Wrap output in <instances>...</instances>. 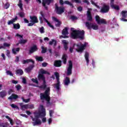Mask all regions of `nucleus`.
<instances>
[{"label":"nucleus","instance_id":"nucleus-1","mask_svg":"<svg viewBox=\"0 0 127 127\" xmlns=\"http://www.w3.org/2000/svg\"><path fill=\"white\" fill-rule=\"evenodd\" d=\"M40 108L41 110V112H39L35 114L34 116V118L31 117V119L33 121L32 124L35 127V126H40L42 123H46V118H45V116H46V111L45 108H44V106L43 105H40ZM39 118H43L42 119V122L41 120L39 119Z\"/></svg>","mask_w":127,"mask_h":127},{"label":"nucleus","instance_id":"nucleus-2","mask_svg":"<svg viewBox=\"0 0 127 127\" xmlns=\"http://www.w3.org/2000/svg\"><path fill=\"white\" fill-rule=\"evenodd\" d=\"M73 29H74V28H71V30H72V32L70 34V37H71L72 39H84V35H85V31L84 30H73Z\"/></svg>","mask_w":127,"mask_h":127},{"label":"nucleus","instance_id":"nucleus-3","mask_svg":"<svg viewBox=\"0 0 127 127\" xmlns=\"http://www.w3.org/2000/svg\"><path fill=\"white\" fill-rule=\"evenodd\" d=\"M40 98L42 102L45 100L47 101V105H50V101L51 100L50 98V88H47L44 93H41L40 94Z\"/></svg>","mask_w":127,"mask_h":127},{"label":"nucleus","instance_id":"nucleus-4","mask_svg":"<svg viewBox=\"0 0 127 127\" xmlns=\"http://www.w3.org/2000/svg\"><path fill=\"white\" fill-rule=\"evenodd\" d=\"M75 46L78 47V49H75V51H77L78 53L82 54L84 52V50L86 49V47H87V43H85L84 44H81L79 45V44H74L73 45V47L69 48V52L70 53H73V49Z\"/></svg>","mask_w":127,"mask_h":127},{"label":"nucleus","instance_id":"nucleus-5","mask_svg":"<svg viewBox=\"0 0 127 127\" xmlns=\"http://www.w3.org/2000/svg\"><path fill=\"white\" fill-rule=\"evenodd\" d=\"M55 75L57 79V83L54 84L53 86L55 89H56L57 92H59L61 89L60 88V84H61L60 78V75L59 74V73L57 72H55Z\"/></svg>","mask_w":127,"mask_h":127},{"label":"nucleus","instance_id":"nucleus-6","mask_svg":"<svg viewBox=\"0 0 127 127\" xmlns=\"http://www.w3.org/2000/svg\"><path fill=\"white\" fill-rule=\"evenodd\" d=\"M38 79L39 80V81H43V84L39 86L40 89H46V87H47V85H46V80L44 75L39 73L38 75Z\"/></svg>","mask_w":127,"mask_h":127},{"label":"nucleus","instance_id":"nucleus-7","mask_svg":"<svg viewBox=\"0 0 127 127\" xmlns=\"http://www.w3.org/2000/svg\"><path fill=\"white\" fill-rule=\"evenodd\" d=\"M85 25L88 29H93L94 30H98L99 29V26L97 24H94L92 22H86Z\"/></svg>","mask_w":127,"mask_h":127},{"label":"nucleus","instance_id":"nucleus-8","mask_svg":"<svg viewBox=\"0 0 127 127\" xmlns=\"http://www.w3.org/2000/svg\"><path fill=\"white\" fill-rule=\"evenodd\" d=\"M30 22L28 24V26H33L35 23H38V18H37V16H30Z\"/></svg>","mask_w":127,"mask_h":127},{"label":"nucleus","instance_id":"nucleus-9","mask_svg":"<svg viewBox=\"0 0 127 127\" xmlns=\"http://www.w3.org/2000/svg\"><path fill=\"white\" fill-rule=\"evenodd\" d=\"M55 10L57 14H62L65 11L64 6H59L57 4H55Z\"/></svg>","mask_w":127,"mask_h":127},{"label":"nucleus","instance_id":"nucleus-10","mask_svg":"<svg viewBox=\"0 0 127 127\" xmlns=\"http://www.w3.org/2000/svg\"><path fill=\"white\" fill-rule=\"evenodd\" d=\"M54 2V0H42V4L46 10H48V6H46V4L49 5L51 3H53Z\"/></svg>","mask_w":127,"mask_h":127},{"label":"nucleus","instance_id":"nucleus-11","mask_svg":"<svg viewBox=\"0 0 127 127\" xmlns=\"http://www.w3.org/2000/svg\"><path fill=\"white\" fill-rule=\"evenodd\" d=\"M95 21L98 24H107V20L106 19L100 18L99 15L95 16Z\"/></svg>","mask_w":127,"mask_h":127},{"label":"nucleus","instance_id":"nucleus-12","mask_svg":"<svg viewBox=\"0 0 127 127\" xmlns=\"http://www.w3.org/2000/svg\"><path fill=\"white\" fill-rule=\"evenodd\" d=\"M72 69H73V63H72V61H69L68 66L67 68L66 72V75H67V76H70V75H72Z\"/></svg>","mask_w":127,"mask_h":127},{"label":"nucleus","instance_id":"nucleus-13","mask_svg":"<svg viewBox=\"0 0 127 127\" xmlns=\"http://www.w3.org/2000/svg\"><path fill=\"white\" fill-rule=\"evenodd\" d=\"M109 11H110V6L106 4L103 5L100 10L101 13H107Z\"/></svg>","mask_w":127,"mask_h":127},{"label":"nucleus","instance_id":"nucleus-14","mask_svg":"<svg viewBox=\"0 0 127 127\" xmlns=\"http://www.w3.org/2000/svg\"><path fill=\"white\" fill-rule=\"evenodd\" d=\"M62 34L63 35H62L61 36V37H62V38H68V35L69 34V32H68V28L67 27H65L63 30H62ZM64 35V36H63Z\"/></svg>","mask_w":127,"mask_h":127},{"label":"nucleus","instance_id":"nucleus-15","mask_svg":"<svg viewBox=\"0 0 127 127\" xmlns=\"http://www.w3.org/2000/svg\"><path fill=\"white\" fill-rule=\"evenodd\" d=\"M37 50H38L37 46H36V45H34L30 48L29 53V54H32V53L36 52V51H37Z\"/></svg>","mask_w":127,"mask_h":127},{"label":"nucleus","instance_id":"nucleus-16","mask_svg":"<svg viewBox=\"0 0 127 127\" xmlns=\"http://www.w3.org/2000/svg\"><path fill=\"white\" fill-rule=\"evenodd\" d=\"M87 19L88 21H92L93 20V17H92V14L91 13L90 9H88L87 11Z\"/></svg>","mask_w":127,"mask_h":127},{"label":"nucleus","instance_id":"nucleus-17","mask_svg":"<svg viewBox=\"0 0 127 127\" xmlns=\"http://www.w3.org/2000/svg\"><path fill=\"white\" fill-rule=\"evenodd\" d=\"M55 67H61L62 66V61L61 60H56L54 62Z\"/></svg>","mask_w":127,"mask_h":127},{"label":"nucleus","instance_id":"nucleus-18","mask_svg":"<svg viewBox=\"0 0 127 127\" xmlns=\"http://www.w3.org/2000/svg\"><path fill=\"white\" fill-rule=\"evenodd\" d=\"M53 19L54 20V21H56V22H58V23L56 24V26L57 27H60L62 24V22L59 21V20H58V19L55 17H53Z\"/></svg>","mask_w":127,"mask_h":127},{"label":"nucleus","instance_id":"nucleus-19","mask_svg":"<svg viewBox=\"0 0 127 127\" xmlns=\"http://www.w3.org/2000/svg\"><path fill=\"white\" fill-rule=\"evenodd\" d=\"M30 62H32L33 64H34L35 62L34 61L32 60L31 59L24 60L22 62V64H28Z\"/></svg>","mask_w":127,"mask_h":127},{"label":"nucleus","instance_id":"nucleus-20","mask_svg":"<svg viewBox=\"0 0 127 127\" xmlns=\"http://www.w3.org/2000/svg\"><path fill=\"white\" fill-rule=\"evenodd\" d=\"M6 95H7V93L5 90H2L0 92V98L3 99L4 97H6Z\"/></svg>","mask_w":127,"mask_h":127},{"label":"nucleus","instance_id":"nucleus-21","mask_svg":"<svg viewBox=\"0 0 127 127\" xmlns=\"http://www.w3.org/2000/svg\"><path fill=\"white\" fill-rule=\"evenodd\" d=\"M8 100H16V99H18V95L13 93L8 98Z\"/></svg>","mask_w":127,"mask_h":127},{"label":"nucleus","instance_id":"nucleus-22","mask_svg":"<svg viewBox=\"0 0 127 127\" xmlns=\"http://www.w3.org/2000/svg\"><path fill=\"white\" fill-rule=\"evenodd\" d=\"M68 56L66 54H64L62 57V59L63 60V62L64 64H67V58Z\"/></svg>","mask_w":127,"mask_h":127},{"label":"nucleus","instance_id":"nucleus-23","mask_svg":"<svg viewBox=\"0 0 127 127\" xmlns=\"http://www.w3.org/2000/svg\"><path fill=\"white\" fill-rule=\"evenodd\" d=\"M34 68V64L30 65L27 68L25 69L27 73H29L31 70H32Z\"/></svg>","mask_w":127,"mask_h":127},{"label":"nucleus","instance_id":"nucleus-24","mask_svg":"<svg viewBox=\"0 0 127 127\" xmlns=\"http://www.w3.org/2000/svg\"><path fill=\"white\" fill-rule=\"evenodd\" d=\"M84 57L86 61L87 65H88L89 62H90V61L89 60V53H88V52H85Z\"/></svg>","mask_w":127,"mask_h":127},{"label":"nucleus","instance_id":"nucleus-25","mask_svg":"<svg viewBox=\"0 0 127 127\" xmlns=\"http://www.w3.org/2000/svg\"><path fill=\"white\" fill-rule=\"evenodd\" d=\"M20 107H21L22 110L28 109V104L23 105V103H19Z\"/></svg>","mask_w":127,"mask_h":127},{"label":"nucleus","instance_id":"nucleus-26","mask_svg":"<svg viewBox=\"0 0 127 127\" xmlns=\"http://www.w3.org/2000/svg\"><path fill=\"white\" fill-rule=\"evenodd\" d=\"M63 43L64 44V48L65 51L68 50V43L66 42V40L63 41Z\"/></svg>","mask_w":127,"mask_h":127},{"label":"nucleus","instance_id":"nucleus-27","mask_svg":"<svg viewBox=\"0 0 127 127\" xmlns=\"http://www.w3.org/2000/svg\"><path fill=\"white\" fill-rule=\"evenodd\" d=\"M54 43V47L55 48L56 47V45H57V42L55 40H52V41H50L49 43L50 45H53Z\"/></svg>","mask_w":127,"mask_h":127},{"label":"nucleus","instance_id":"nucleus-28","mask_svg":"<svg viewBox=\"0 0 127 127\" xmlns=\"http://www.w3.org/2000/svg\"><path fill=\"white\" fill-rule=\"evenodd\" d=\"M70 83V78L66 77L64 81V85L65 86H68Z\"/></svg>","mask_w":127,"mask_h":127},{"label":"nucleus","instance_id":"nucleus-29","mask_svg":"<svg viewBox=\"0 0 127 127\" xmlns=\"http://www.w3.org/2000/svg\"><path fill=\"white\" fill-rule=\"evenodd\" d=\"M40 74H41V75H44V74H46L47 75H50V72L44 69H40Z\"/></svg>","mask_w":127,"mask_h":127},{"label":"nucleus","instance_id":"nucleus-30","mask_svg":"<svg viewBox=\"0 0 127 127\" xmlns=\"http://www.w3.org/2000/svg\"><path fill=\"white\" fill-rule=\"evenodd\" d=\"M16 75H19V76H21V75H23V70L21 69H18L16 70Z\"/></svg>","mask_w":127,"mask_h":127},{"label":"nucleus","instance_id":"nucleus-31","mask_svg":"<svg viewBox=\"0 0 127 127\" xmlns=\"http://www.w3.org/2000/svg\"><path fill=\"white\" fill-rule=\"evenodd\" d=\"M13 28L14 29H19L20 28V25L19 23H17V24L13 23Z\"/></svg>","mask_w":127,"mask_h":127},{"label":"nucleus","instance_id":"nucleus-32","mask_svg":"<svg viewBox=\"0 0 127 127\" xmlns=\"http://www.w3.org/2000/svg\"><path fill=\"white\" fill-rule=\"evenodd\" d=\"M44 21H45V22H47L48 25H49L50 27L52 28V29H55L54 26L52 25L48 20H47L46 19H45Z\"/></svg>","mask_w":127,"mask_h":127},{"label":"nucleus","instance_id":"nucleus-33","mask_svg":"<svg viewBox=\"0 0 127 127\" xmlns=\"http://www.w3.org/2000/svg\"><path fill=\"white\" fill-rule=\"evenodd\" d=\"M41 49H42L41 53L42 54H44V53H46V52H47V48L44 47V46H42Z\"/></svg>","mask_w":127,"mask_h":127},{"label":"nucleus","instance_id":"nucleus-34","mask_svg":"<svg viewBox=\"0 0 127 127\" xmlns=\"http://www.w3.org/2000/svg\"><path fill=\"white\" fill-rule=\"evenodd\" d=\"M20 50V48H17L16 49H12V51L13 54L15 55H16V52H19Z\"/></svg>","mask_w":127,"mask_h":127},{"label":"nucleus","instance_id":"nucleus-35","mask_svg":"<svg viewBox=\"0 0 127 127\" xmlns=\"http://www.w3.org/2000/svg\"><path fill=\"white\" fill-rule=\"evenodd\" d=\"M64 3H65V4H68V5H70L71 8H73L74 7V5H73V3H71L68 0L64 1Z\"/></svg>","mask_w":127,"mask_h":127},{"label":"nucleus","instance_id":"nucleus-36","mask_svg":"<svg viewBox=\"0 0 127 127\" xmlns=\"http://www.w3.org/2000/svg\"><path fill=\"white\" fill-rule=\"evenodd\" d=\"M64 3H65V4H68V5H70L71 8H73L74 7V5H73V3H71L68 0L64 1Z\"/></svg>","mask_w":127,"mask_h":127},{"label":"nucleus","instance_id":"nucleus-37","mask_svg":"<svg viewBox=\"0 0 127 127\" xmlns=\"http://www.w3.org/2000/svg\"><path fill=\"white\" fill-rule=\"evenodd\" d=\"M23 4H22V1L21 0H19V3L18 4V6L20 7V9H22L23 8Z\"/></svg>","mask_w":127,"mask_h":127},{"label":"nucleus","instance_id":"nucleus-38","mask_svg":"<svg viewBox=\"0 0 127 127\" xmlns=\"http://www.w3.org/2000/svg\"><path fill=\"white\" fill-rule=\"evenodd\" d=\"M111 7H112V8L116 9L117 10H120V6H119L118 5H115L114 4H112Z\"/></svg>","mask_w":127,"mask_h":127},{"label":"nucleus","instance_id":"nucleus-39","mask_svg":"<svg viewBox=\"0 0 127 127\" xmlns=\"http://www.w3.org/2000/svg\"><path fill=\"white\" fill-rule=\"evenodd\" d=\"M36 60L40 62L43 61V58L42 57H36Z\"/></svg>","mask_w":127,"mask_h":127},{"label":"nucleus","instance_id":"nucleus-40","mask_svg":"<svg viewBox=\"0 0 127 127\" xmlns=\"http://www.w3.org/2000/svg\"><path fill=\"white\" fill-rule=\"evenodd\" d=\"M26 42H27V40L22 39L19 41V43L20 44H25V43H26Z\"/></svg>","mask_w":127,"mask_h":127},{"label":"nucleus","instance_id":"nucleus-41","mask_svg":"<svg viewBox=\"0 0 127 127\" xmlns=\"http://www.w3.org/2000/svg\"><path fill=\"white\" fill-rule=\"evenodd\" d=\"M31 81L35 83V84H38L39 83V82L38 81V80L37 78H32Z\"/></svg>","mask_w":127,"mask_h":127},{"label":"nucleus","instance_id":"nucleus-42","mask_svg":"<svg viewBox=\"0 0 127 127\" xmlns=\"http://www.w3.org/2000/svg\"><path fill=\"white\" fill-rule=\"evenodd\" d=\"M10 6V4L8 3V2H7L4 5V8H5V9H7V8H9Z\"/></svg>","mask_w":127,"mask_h":127},{"label":"nucleus","instance_id":"nucleus-43","mask_svg":"<svg viewBox=\"0 0 127 127\" xmlns=\"http://www.w3.org/2000/svg\"><path fill=\"white\" fill-rule=\"evenodd\" d=\"M5 118H6V119H7L8 120V121L10 122V123L11 125H13V122L12 119L10 118H9V116H6Z\"/></svg>","mask_w":127,"mask_h":127},{"label":"nucleus","instance_id":"nucleus-44","mask_svg":"<svg viewBox=\"0 0 127 127\" xmlns=\"http://www.w3.org/2000/svg\"><path fill=\"white\" fill-rule=\"evenodd\" d=\"M18 14L20 16V17H21L22 18L24 17V15H25V14H24V12H20L18 13Z\"/></svg>","mask_w":127,"mask_h":127},{"label":"nucleus","instance_id":"nucleus-45","mask_svg":"<svg viewBox=\"0 0 127 127\" xmlns=\"http://www.w3.org/2000/svg\"><path fill=\"white\" fill-rule=\"evenodd\" d=\"M21 99L22 100V101L24 102V103H29L30 101V99H24V97H22Z\"/></svg>","mask_w":127,"mask_h":127},{"label":"nucleus","instance_id":"nucleus-46","mask_svg":"<svg viewBox=\"0 0 127 127\" xmlns=\"http://www.w3.org/2000/svg\"><path fill=\"white\" fill-rule=\"evenodd\" d=\"M121 14L122 15V17L124 18H127V14L126 13V12H124V11H122L121 12Z\"/></svg>","mask_w":127,"mask_h":127},{"label":"nucleus","instance_id":"nucleus-47","mask_svg":"<svg viewBox=\"0 0 127 127\" xmlns=\"http://www.w3.org/2000/svg\"><path fill=\"white\" fill-rule=\"evenodd\" d=\"M10 106L11 107V108H12L13 109H16L17 110H18L19 108H18V106H17V105H14V104H12L10 105Z\"/></svg>","mask_w":127,"mask_h":127},{"label":"nucleus","instance_id":"nucleus-48","mask_svg":"<svg viewBox=\"0 0 127 127\" xmlns=\"http://www.w3.org/2000/svg\"><path fill=\"white\" fill-rule=\"evenodd\" d=\"M50 117V118H53V114H54V111L51 110L49 111Z\"/></svg>","mask_w":127,"mask_h":127},{"label":"nucleus","instance_id":"nucleus-49","mask_svg":"<svg viewBox=\"0 0 127 127\" xmlns=\"http://www.w3.org/2000/svg\"><path fill=\"white\" fill-rule=\"evenodd\" d=\"M40 14H41L42 17H43L44 20L46 19V18H45V16L44 15V13H43V12L42 11L40 12Z\"/></svg>","mask_w":127,"mask_h":127},{"label":"nucleus","instance_id":"nucleus-50","mask_svg":"<svg viewBox=\"0 0 127 127\" xmlns=\"http://www.w3.org/2000/svg\"><path fill=\"white\" fill-rule=\"evenodd\" d=\"M70 19H71L72 20H76V19H78V18L77 17V16L71 15L70 16Z\"/></svg>","mask_w":127,"mask_h":127},{"label":"nucleus","instance_id":"nucleus-51","mask_svg":"<svg viewBox=\"0 0 127 127\" xmlns=\"http://www.w3.org/2000/svg\"><path fill=\"white\" fill-rule=\"evenodd\" d=\"M17 19H18V17H17V16H16L14 18H12L11 20L13 23H14V22H15V21H16Z\"/></svg>","mask_w":127,"mask_h":127},{"label":"nucleus","instance_id":"nucleus-52","mask_svg":"<svg viewBox=\"0 0 127 127\" xmlns=\"http://www.w3.org/2000/svg\"><path fill=\"white\" fill-rule=\"evenodd\" d=\"M15 88H16L17 91H19V90L21 89V86H20L19 84H18L15 86Z\"/></svg>","mask_w":127,"mask_h":127},{"label":"nucleus","instance_id":"nucleus-53","mask_svg":"<svg viewBox=\"0 0 127 127\" xmlns=\"http://www.w3.org/2000/svg\"><path fill=\"white\" fill-rule=\"evenodd\" d=\"M28 107L29 109H34V104H28Z\"/></svg>","mask_w":127,"mask_h":127},{"label":"nucleus","instance_id":"nucleus-54","mask_svg":"<svg viewBox=\"0 0 127 127\" xmlns=\"http://www.w3.org/2000/svg\"><path fill=\"white\" fill-rule=\"evenodd\" d=\"M7 75H9L10 76H13V74H12V72L10 71V70H7L6 71Z\"/></svg>","mask_w":127,"mask_h":127},{"label":"nucleus","instance_id":"nucleus-55","mask_svg":"<svg viewBox=\"0 0 127 127\" xmlns=\"http://www.w3.org/2000/svg\"><path fill=\"white\" fill-rule=\"evenodd\" d=\"M40 33H44V27H41L40 28Z\"/></svg>","mask_w":127,"mask_h":127},{"label":"nucleus","instance_id":"nucleus-56","mask_svg":"<svg viewBox=\"0 0 127 127\" xmlns=\"http://www.w3.org/2000/svg\"><path fill=\"white\" fill-rule=\"evenodd\" d=\"M10 46V44H7V43H3V46L4 47H9Z\"/></svg>","mask_w":127,"mask_h":127},{"label":"nucleus","instance_id":"nucleus-57","mask_svg":"<svg viewBox=\"0 0 127 127\" xmlns=\"http://www.w3.org/2000/svg\"><path fill=\"white\" fill-rule=\"evenodd\" d=\"M43 17L41 16L39 17V20H40V23L42 24L43 23V20L42 19Z\"/></svg>","mask_w":127,"mask_h":127},{"label":"nucleus","instance_id":"nucleus-58","mask_svg":"<svg viewBox=\"0 0 127 127\" xmlns=\"http://www.w3.org/2000/svg\"><path fill=\"white\" fill-rule=\"evenodd\" d=\"M6 56H7V57H9L10 55V52L9 51V50H7L6 51Z\"/></svg>","mask_w":127,"mask_h":127},{"label":"nucleus","instance_id":"nucleus-59","mask_svg":"<svg viewBox=\"0 0 127 127\" xmlns=\"http://www.w3.org/2000/svg\"><path fill=\"white\" fill-rule=\"evenodd\" d=\"M72 1H74L76 3H81V0H71Z\"/></svg>","mask_w":127,"mask_h":127},{"label":"nucleus","instance_id":"nucleus-60","mask_svg":"<svg viewBox=\"0 0 127 127\" xmlns=\"http://www.w3.org/2000/svg\"><path fill=\"white\" fill-rule=\"evenodd\" d=\"M15 62H17V63L19 62V57H18V56L16 57V59L15 60Z\"/></svg>","mask_w":127,"mask_h":127},{"label":"nucleus","instance_id":"nucleus-61","mask_svg":"<svg viewBox=\"0 0 127 127\" xmlns=\"http://www.w3.org/2000/svg\"><path fill=\"white\" fill-rule=\"evenodd\" d=\"M48 65V64L47 63H43L42 64V67H46Z\"/></svg>","mask_w":127,"mask_h":127},{"label":"nucleus","instance_id":"nucleus-62","mask_svg":"<svg viewBox=\"0 0 127 127\" xmlns=\"http://www.w3.org/2000/svg\"><path fill=\"white\" fill-rule=\"evenodd\" d=\"M22 83L23 84H26V79L24 77L22 78Z\"/></svg>","mask_w":127,"mask_h":127},{"label":"nucleus","instance_id":"nucleus-63","mask_svg":"<svg viewBox=\"0 0 127 127\" xmlns=\"http://www.w3.org/2000/svg\"><path fill=\"white\" fill-rule=\"evenodd\" d=\"M77 10L78 11H82V10H83V8L81 6H79L77 8Z\"/></svg>","mask_w":127,"mask_h":127},{"label":"nucleus","instance_id":"nucleus-64","mask_svg":"<svg viewBox=\"0 0 127 127\" xmlns=\"http://www.w3.org/2000/svg\"><path fill=\"white\" fill-rule=\"evenodd\" d=\"M24 21L25 23H29V21H28L26 18H24Z\"/></svg>","mask_w":127,"mask_h":127}]
</instances>
